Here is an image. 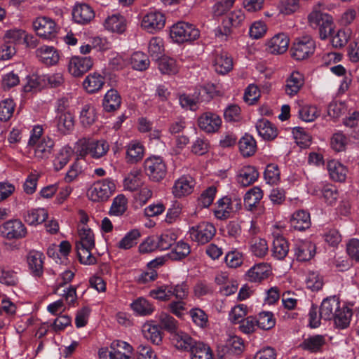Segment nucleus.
<instances>
[{"label":"nucleus","instance_id":"1","mask_svg":"<svg viewBox=\"0 0 359 359\" xmlns=\"http://www.w3.org/2000/svg\"><path fill=\"white\" fill-rule=\"evenodd\" d=\"M320 311L323 320L333 319L337 327L341 329L348 326L352 316L351 310L345 306H341L339 299L336 296L323 299Z\"/></svg>","mask_w":359,"mask_h":359},{"label":"nucleus","instance_id":"2","mask_svg":"<svg viewBox=\"0 0 359 359\" xmlns=\"http://www.w3.org/2000/svg\"><path fill=\"white\" fill-rule=\"evenodd\" d=\"M76 154L81 158L90 155L91 158L99 159L104 156L109 150V143L104 139H94L83 137L77 140L75 144Z\"/></svg>","mask_w":359,"mask_h":359},{"label":"nucleus","instance_id":"3","mask_svg":"<svg viewBox=\"0 0 359 359\" xmlns=\"http://www.w3.org/2000/svg\"><path fill=\"white\" fill-rule=\"evenodd\" d=\"M245 16L242 10H236L230 13L223 20L220 27L215 29V34L220 41H226L233 33V29L242 27Z\"/></svg>","mask_w":359,"mask_h":359},{"label":"nucleus","instance_id":"4","mask_svg":"<svg viewBox=\"0 0 359 359\" xmlns=\"http://www.w3.org/2000/svg\"><path fill=\"white\" fill-rule=\"evenodd\" d=\"M170 36L174 42L183 43L198 39L200 32L193 24L180 21L170 28Z\"/></svg>","mask_w":359,"mask_h":359},{"label":"nucleus","instance_id":"5","mask_svg":"<svg viewBox=\"0 0 359 359\" xmlns=\"http://www.w3.org/2000/svg\"><path fill=\"white\" fill-rule=\"evenodd\" d=\"M308 22L311 27L318 28L322 40L327 39L334 31L332 17L318 10H313L309 14Z\"/></svg>","mask_w":359,"mask_h":359},{"label":"nucleus","instance_id":"6","mask_svg":"<svg viewBox=\"0 0 359 359\" xmlns=\"http://www.w3.org/2000/svg\"><path fill=\"white\" fill-rule=\"evenodd\" d=\"M116 191L114 181L106 178L94 182L88 189L87 195L93 202L107 201Z\"/></svg>","mask_w":359,"mask_h":359},{"label":"nucleus","instance_id":"7","mask_svg":"<svg viewBox=\"0 0 359 359\" xmlns=\"http://www.w3.org/2000/svg\"><path fill=\"white\" fill-rule=\"evenodd\" d=\"M143 166L146 175L153 182H158L166 176L167 166L161 156H153L147 158Z\"/></svg>","mask_w":359,"mask_h":359},{"label":"nucleus","instance_id":"8","mask_svg":"<svg viewBox=\"0 0 359 359\" xmlns=\"http://www.w3.org/2000/svg\"><path fill=\"white\" fill-rule=\"evenodd\" d=\"M315 48V41L311 36L299 37L295 39L291 47V55L297 60H303L313 55Z\"/></svg>","mask_w":359,"mask_h":359},{"label":"nucleus","instance_id":"9","mask_svg":"<svg viewBox=\"0 0 359 359\" xmlns=\"http://www.w3.org/2000/svg\"><path fill=\"white\" fill-rule=\"evenodd\" d=\"M166 18L163 13L152 10L143 15L141 20L142 29L150 34H156L165 25Z\"/></svg>","mask_w":359,"mask_h":359},{"label":"nucleus","instance_id":"10","mask_svg":"<svg viewBox=\"0 0 359 359\" xmlns=\"http://www.w3.org/2000/svg\"><path fill=\"white\" fill-rule=\"evenodd\" d=\"M133 348L132 346L121 340L114 341L107 352H100V359H131Z\"/></svg>","mask_w":359,"mask_h":359},{"label":"nucleus","instance_id":"11","mask_svg":"<svg viewBox=\"0 0 359 359\" xmlns=\"http://www.w3.org/2000/svg\"><path fill=\"white\" fill-rule=\"evenodd\" d=\"M27 233V229L20 219H10L0 225V236L8 240L22 239Z\"/></svg>","mask_w":359,"mask_h":359},{"label":"nucleus","instance_id":"12","mask_svg":"<svg viewBox=\"0 0 359 359\" xmlns=\"http://www.w3.org/2000/svg\"><path fill=\"white\" fill-rule=\"evenodd\" d=\"M33 28L39 36L49 40L55 38L58 29L53 20L44 16L38 17L33 21Z\"/></svg>","mask_w":359,"mask_h":359},{"label":"nucleus","instance_id":"13","mask_svg":"<svg viewBox=\"0 0 359 359\" xmlns=\"http://www.w3.org/2000/svg\"><path fill=\"white\" fill-rule=\"evenodd\" d=\"M215 233V227L208 222H201L189 229L191 240L201 245L208 243L214 237Z\"/></svg>","mask_w":359,"mask_h":359},{"label":"nucleus","instance_id":"14","mask_svg":"<svg viewBox=\"0 0 359 359\" xmlns=\"http://www.w3.org/2000/svg\"><path fill=\"white\" fill-rule=\"evenodd\" d=\"M197 122L199 128L206 133H217L222 123L219 115L210 111L203 113L198 118Z\"/></svg>","mask_w":359,"mask_h":359},{"label":"nucleus","instance_id":"15","mask_svg":"<svg viewBox=\"0 0 359 359\" xmlns=\"http://www.w3.org/2000/svg\"><path fill=\"white\" fill-rule=\"evenodd\" d=\"M196 185L195 180L190 175H182L174 183L172 192L175 198H182L191 194Z\"/></svg>","mask_w":359,"mask_h":359},{"label":"nucleus","instance_id":"16","mask_svg":"<svg viewBox=\"0 0 359 359\" xmlns=\"http://www.w3.org/2000/svg\"><path fill=\"white\" fill-rule=\"evenodd\" d=\"M92 67L93 61L90 57L74 56L69 62L68 70L73 76L79 77Z\"/></svg>","mask_w":359,"mask_h":359},{"label":"nucleus","instance_id":"17","mask_svg":"<svg viewBox=\"0 0 359 359\" xmlns=\"http://www.w3.org/2000/svg\"><path fill=\"white\" fill-rule=\"evenodd\" d=\"M34 39L32 35L27 34L24 30L18 29L8 30L4 35L5 42L14 46L17 44L26 43L27 46L34 47L36 43L33 41Z\"/></svg>","mask_w":359,"mask_h":359},{"label":"nucleus","instance_id":"18","mask_svg":"<svg viewBox=\"0 0 359 359\" xmlns=\"http://www.w3.org/2000/svg\"><path fill=\"white\" fill-rule=\"evenodd\" d=\"M126 161L130 164L140 162L144 155V147L143 144L137 141L130 142L126 147Z\"/></svg>","mask_w":359,"mask_h":359},{"label":"nucleus","instance_id":"19","mask_svg":"<svg viewBox=\"0 0 359 359\" xmlns=\"http://www.w3.org/2000/svg\"><path fill=\"white\" fill-rule=\"evenodd\" d=\"M95 13L93 8L86 4H76L72 11V18L78 24H86L93 20Z\"/></svg>","mask_w":359,"mask_h":359},{"label":"nucleus","instance_id":"20","mask_svg":"<svg viewBox=\"0 0 359 359\" xmlns=\"http://www.w3.org/2000/svg\"><path fill=\"white\" fill-rule=\"evenodd\" d=\"M290 39L288 36L283 34L280 33L273 36L267 42V49L273 54H282L284 53L288 48Z\"/></svg>","mask_w":359,"mask_h":359},{"label":"nucleus","instance_id":"21","mask_svg":"<svg viewBox=\"0 0 359 359\" xmlns=\"http://www.w3.org/2000/svg\"><path fill=\"white\" fill-rule=\"evenodd\" d=\"M316 246L309 241H299L296 243L294 252L299 261L310 260L315 255Z\"/></svg>","mask_w":359,"mask_h":359},{"label":"nucleus","instance_id":"22","mask_svg":"<svg viewBox=\"0 0 359 359\" xmlns=\"http://www.w3.org/2000/svg\"><path fill=\"white\" fill-rule=\"evenodd\" d=\"M171 340L173 345L177 349L190 351V352L195 344L198 343L188 334L178 330L171 335Z\"/></svg>","mask_w":359,"mask_h":359},{"label":"nucleus","instance_id":"23","mask_svg":"<svg viewBox=\"0 0 359 359\" xmlns=\"http://www.w3.org/2000/svg\"><path fill=\"white\" fill-rule=\"evenodd\" d=\"M55 145L53 140L48 137H43L41 141L30 147L34 149V156L38 159L48 158Z\"/></svg>","mask_w":359,"mask_h":359},{"label":"nucleus","instance_id":"24","mask_svg":"<svg viewBox=\"0 0 359 359\" xmlns=\"http://www.w3.org/2000/svg\"><path fill=\"white\" fill-rule=\"evenodd\" d=\"M290 222L294 229L304 231L311 226L310 214L304 210H297L292 215Z\"/></svg>","mask_w":359,"mask_h":359},{"label":"nucleus","instance_id":"25","mask_svg":"<svg viewBox=\"0 0 359 359\" xmlns=\"http://www.w3.org/2000/svg\"><path fill=\"white\" fill-rule=\"evenodd\" d=\"M36 55L42 63L48 66L55 65L59 60V54L53 46H41L36 49Z\"/></svg>","mask_w":359,"mask_h":359},{"label":"nucleus","instance_id":"26","mask_svg":"<svg viewBox=\"0 0 359 359\" xmlns=\"http://www.w3.org/2000/svg\"><path fill=\"white\" fill-rule=\"evenodd\" d=\"M304 83V76L298 72H293L286 80L285 91L290 97L295 95Z\"/></svg>","mask_w":359,"mask_h":359},{"label":"nucleus","instance_id":"27","mask_svg":"<svg viewBox=\"0 0 359 359\" xmlns=\"http://www.w3.org/2000/svg\"><path fill=\"white\" fill-rule=\"evenodd\" d=\"M43 255L39 251L32 250L27 255V263L32 273L40 277L43 273Z\"/></svg>","mask_w":359,"mask_h":359},{"label":"nucleus","instance_id":"28","mask_svg":"<svg viewBox=\"0 0 359 359\" xmlns=\"http://www.w3.org/2000/svg\"><path fill=\"white\" fill-rule=\"evenodd\" d=\"M327 168L332 180L339 182L345 181L348 170L339 161L336 160L328 161Z\"/></svg>","mask_w":359,"mask_h":359},{"label":"nucleus","instance_id":"29","mask_svg":"<svg viewBox=\"0 0 359 359\" xmlns=\"http://www.w3.org/2000/svg\"><path fill=\"white\" fill-rule=\"evenodd\" d=\"M256 129L259 136L264 140H271L278 135L276 127L266 119L262 118L257 121Z\"/></svg>","mask_w":359,"mask_h":359},{"label":"nucleus","instance_id":"30","mask_svg":"<svg viewBox=\"0 0 359 359\" xmlns=\"http://www.w3.org/2000/svg\"><path fill=\"white\" fill-rule=\"evenodd\" d=\"M57 128L62 135L72 133L74 128V116L69 112L58 114L57 117Z\"/></svg>","mask_w":359,"mask_h":359},{"label":"nucleus","instance_id":"31","mask_svg":"<svg viewBox=\"0 0 359 359\" xmlns=\"http://www.w3.org/2000/svg\"><path fill=\"white\" fill-rule=\"evenodd\" d=\"M233 202L231 198L223 197L217 202V205L214 210L215 216L219 219H226L230 217L233 212Z\"/></svg>","mask_w":359,"mask_h":359},{"label":"nucleus","instance_id":"32","mask_svg":"<svg viewBox=\"0 0 359 359\" xmlns=\"http://www.w3.org/2000/svg\"><path fill=\"white\" fill-rule=\"evenodd\" d=\"M130 308L133 312L140 316L151 315L154 310V306L144 297H139L130 304Z\"/></svg>","mask_w":359,"mask_h":359},{"label":"nucleus","instance_id":"33","mask_svg":"<svg viewBox=\"0 0 359 359\" xmlns=\"http://www.w3.org/2000/svg\"><path fill=\"white\" fill-rule=\"evenodd\" d=\"M271 273L270 266L266 263H259L251 267L248 273V277L251 282H259L267 278Z\"/></svg>","mask_w":359,"mask_h":359},{"label":"nucleus","instance_id":"34","mask_svg":"<svg viewBox=\"0 0 359 359\" xmlns=\"http://www.w3.org/2000/svg\"><path fill=\"white\" fill-rule=\"evenodd\" d=\"M104 26L111 32L121 34L126 30V22L123 16L119 14H114L109 16L105 20Z\"/></svg>","mask_w":359,"mask_h":359},{"label":"nucleus","instance_id":"35","mask_svg":"<svg viewBox=\"0 0 359 359\" xmlns=\"http://www.w3.org/2000/svg\"><path fill=\"white\" fill-rule=\"evenodd\" d=\"M104 84V78L100 74H90L83 82L84 89L89 93L99 91Z\"/></svg>","mask_w":359,"mask_h":359},{"label":"nucleus","instance_id":"36","mask_svg":"<svg viewBox=\"0 0 359 359\" xmlns=\"http://www.w3.org/2000/svg\"><path fill=\"white\" fill-rule=\"evenodd\" d=\"M325 344V337L318 334L304 339L299 346L303 350L308 351L311 353H316L320 351Z\"/></svg>","mask_w":359,"mask_h":359},{"label":"nucleus","instance_id":"37","mask_svg":"<svg viewBox=\"0 0 359 359\" xmlns=\"http://www.w3.org/2000/svg\"><path fill=\"white\" fill-rule=\"evenodd\" d=\"M73 154L74 150L71 147L68 145L62 147L54 158L53 165L55 170L57 171L62 170L68 163Z\"/></svg>","mask_w":359,"mask_h":359},{"label":"nucleus","instance_id":"38","mask_svg":"<svg viewBox=\"0 0 359 359\" xmlns=\"http://www.w3.org/2000/svg\"><path fill=\"white\" fill-rule=\"evenodd\" d=\"M259 173L256 168L251 165L243 167L239 171L238 182L244 187L254 183L258 178Z\"/></svg>","mask_w":359,"mask_h":359},{"label":"nucleus","instance_id":"39","mask_svg":"<svg viewBox=\"0 0 359 359\" xmlns=\"http://www.w3.org/2000/svg\"><path fill=\"white\" fill-rule=\"evenodd\" d=\"M121 103V98L118 92L110 89L107 92L103 100V107L106 111L111 112L118 109Z\"/></svg>","mask_w":359,"mask_h":359},{"label":"nucleus","instance_id":"40","mask_svg":"<svg viewBox=\"0 0 359 359\" xmlns=\"http://www.w3.org/2000/svg\"><path fill=\"white\" fill-rule=\"evenodd\" d=\"M272 255L277 259H284L289 252V245L281 236L275 237L273 241Z\"/></svg>","mask_w":359,"mask_h":359},{"label":"nucleus","instance_id":"41","mask_svg":"<svg viewBox=\"0 0 359 359\" xmlns=\"http://www.w3.org/2000/svg\"><path fill=\"white\" fill-rule=\"evenodd\" d=\"M48 211L44 208L32 209L25 215V221L29 225H37L43 223L48 218Z\"/></svg>","mask_w":359,"mask_h":359},{"label":"nucleus","instance_id":"42","mask_svg":"<svg viewBox=\"0 0 359 359\" xmlns=\"http://www.w3.org/2000/svg\"><path fill=\"white\" fill-rule=\"evenodd\" d=\"M214 66L217 73L221 74H226L233 67L232 58L227 53H221L216 56Z\"/></svg>","mask_w":359,"mask_h":359},{"label":"nucleus","instance_id":"43","mask_svg":"<svg viewBox=\"0 0 359 359\" xmlns=\"http://www.w3.org/2000/svg\"><path fill=\"white\" fill-rule=\"evenodd\" d=\"M263 197V193L258 187L250 189L244 196V205L248 210H252Z\"/></svg>","mask_w":359,"mask_h":359},{"label":"nucleus","instance_id":"44","mask_svg":"<svg viewBox=\"0 0 359 359\" xmlns=\"http://www.w3.org/2000/svg\"><path fill=\"white\" fill-rule=\"evenodd\" d=\"M240 152L243 156L253 155L257 149L256 141L252 135L245 134L239 141Z\"/></svg>","mask_w":359,"mask_h":359},{"label":"nucleus","instance_id":"45","mask_svg":"<svg viewBox=\"0 0 359 359\" xmlns=\"http://www.w3.org/2000/svg\"><path fill=\"white\" fill-rule=\"evenodd\" d=\"M140 236L139 230L133 229L122 238L117 243V247L122 250H129L137 244Z\"/></svg>","mask_w":359,"mask_h":359},{"label":"nucleus","instance_id":"46","mask_svg":"<svg viewBox=\"0 0 359 359\" xmlns=\"http://www.w3.org/2000/svg\"><path fill=\"white\" fill-rule=\"evenodd\" d=\"M129 63L137 71L146 70L150 65L148 56L142 52H135L130 57Z\"/></svg>","mask_w":359,"mask_h":359},{"label":"nucleus","instance_id":"47","mask_svg":"<svg viewBox=\"0 0 359 359\" xmlns=\"http://www.w3.org/2000/svg\"><path fill=\"white\" fill-rule=\"evenodd\" d=\"M190 252L191 248L189 245L183 241H180L168 254V256L172 260L180 261L187 257Z\"/></svg>","mask_w":359,"mask_h":359},{"label":"nucleus","instance_id":"48","mask_svg":"<svg viewBox=\"0 0 359 359\" xmlns=\"http://www.w3.org/2000/svg\"><path fill=\"white\" fill-rule=\"evenodd\" d=\"M142 332L147 339L153 344H158L161 340V333L157 325H152L151 323H146L142 326Z\"/></svg>","mask_w":359,"mask_h":359},{"label":"nucleus","instance_id":"49","mask_svg":"<svg viewBox=\"0 0 359 359\" xmlns=\"http://www.w3.org/2000/svg\"><path fill=\"white\" fill-rule=\"evenodd\" d=\"M128 207V200L123 194H118L111 203L109 214L114 216H121L124 214Z\"/></svg>","mask_w":359,"mask_h":359},{"label":"nucleus","instance_id":"50","mask_svg":"<svg viewBox=\"0 0 359 359\" xmlns=\"http://www.w3.org/2000/svg\"><path fill=\"white\" fill-rule=\"evenodd\" d=\"M77 255L80 262L85 265L96 264L97 259L93 256L91 250L94 246H79L76 245Z\"/></svg>","mask_w":359,"mask_h":359},{"label":"nucleus","instance_id":"51","mask_svg":"<svg viewBox=\"0 0 359 359\" xmlns=\"http://www.w3.org/2000/svg\"><path fill=\"white\" fill-rule=\"evenodd\" d=\"M212 352L209 346L198 341L191 351V359H212Z\"/></svg>","mask_w":359,"mask_h":359},{"label":"nucleus","instance_id":"52","mask_svg":"<svg viewBox=\"0 0 359 359\" xmlns=\"http://www.w3.org/2000/svg\"><path fill=\"white\" fill-rule=\"evenodd\" d=\"M96 112L93 106L85 104L80 112V122L84 127L91 126L96 120Z\"/></svg>","mask_w":359,"mask_h":359},{"label":"nucleus","instance_id":"53","mask_svg":"<svg viewBox=\"0 0 359 359\" xmlns=\"http://www.w3.org/2000/svg\"><path fill=\"white\" fill-rule=\"evenodd\" d=\"M141 172L138 170H131L123 180V187L129 191H136L140 186V176Z\"/></svg>","mask_w":359,"mask_h":359},{"label":"nucleus","instance_id":"54","mask_svg":"<svg viewBox=\"0 0 359 359\" xmlns=\"http://www.w3.org/2000/svg\"><path fill=\"white\" fill-rule=\"evenodd\" d=\"M79 241L76 242V245L79 246H94L95 240L93 231L88 227V226H79Z\"/></svg>","mask_w":359,"mask_h":359},{"label":"nucleus","instance_id":"55","mask_svg":"<svg viewBox=\"0 0 359 359\" xmlns=\"http://www.w3.org/2000/svg\"><path fill=\"white\" fill-rule=\"evenodd\" d=\"M18 282L17 273L8 266H0V283L8 285H15Z\"/></svg>","mask_w":359,"mask_h":359},{"label":"nucleus","instance_id":"56","mask_svg":"<svg viewBox=\"0 0 359 359\" xmlns=\"http://www.w3.org/2000/svg\"><path fill=\"white\" fill-rule=\"evenodd\" d=\"M298 114L302 121L312 122L320 116V112L316 106L305 105L299 107Z\"/></svg>","mask_w":359,"mask_h":359},{"label":"nucleus","instance_id":"57","mask_svg":"<svg viewBox=\"0 0 359 359\" xmlns=\"http://www.w3.org/2000/svg\"><path fill=\"white\" fill-rule=\"evenodd\" d=\"M250 251L257 257H264L269 251L267 242L264 238H253L250 244Z\"/></svg>","mask_w":359,"mask_h":359},{"label":"nucleus","instance_id":"58","mask_svg":"<svg viewBox=\"0 0 359 359\" xmlns=\"http://www.w3.org/2000/svg\"><path fill=\"white\" fill-rule=\"evenodd\" d=\"M158 318L161 327L169 332L171 335L178 330V323L172 316L161 313Z\"/></svg>","mask_w":359,"mask_h":359},{"label":"nucleus","instance_id":"59","mask_svg":"<svg viewBox=\"0 0 359 359\" xmlns=\"http://www.w3.org/2000/svg\"><path fill=\"white\" fill-rule=\"evenodd\" d=\"M177 236L174 232L171 231H165L156 239L158 249L161 250L169 249L175 242Z\"/></svg>","mask_w":359,"mask_h":359},{"label":"nucleus","instance_id":"60","mask_svg":"<svg viewBox=\"0 0 359 359\" xmlns=\"http://www.w3.org/2000/svg\"><path fill=\"white\" fill-rule=\"evenodd\" d=\"M257 321L258 327L266 330L271 329L276 324L273 315L269 311H263L259 313L257 318Z\"/></svg>","mask_w":359,"mask_h":359},{"label":"nucleus","instance_id":"61","mask_svg":"<svg viewBox=\"0 0 359 359\" xmlns=\"http://www.w3.org/2000/svg\"><path fill=\"white\" fill-rule=\"evenodd\" d=\"M190 316L195 325L201 328H205L208 324L207 314L199 308H194L189 311Z\"/></svg>","mask_w":359,"mask_h":359},{"label":"nucleus","instance_id":"62","mask_svg":"<svg viewBox=\"0 0 359 359\" xmlns=\"http://www.w3.org/2000/svg\"><path fill=\"white\" fill-rule=\"evenodd\" d=\"M148 50L151 57L159 58L164 52L163 40L161 37H152L149 43Z\"/></svg>","mask_w":359,"mask_h":359},{"label":"nucleus","instance_id":"63","mask_svg":"<svg viewBox=\"0 0 359 359\" xmlns=\"http://www.w3.org/2000/svg\"><path fill=\"white\" fill-rule=\"evenodd\" d=\"M15 109V103L12 99L8 98L0 102V121H7L12 116Z\"/></svg>","mask_w":359,"mask_h":359},{"label":"nucleus","instance_id":"64","mask_svg":"<svg viewBox=\"0 0 359 359\" xmlns=\"http://www.w3.org/2000/svg\"><path fill=\"white\" fill-rule=\"evenodd\" d=\"M248 314V307L243 304L235 306L229 314V319L233 323H240Z\"/></svg>","mask_w":359,"mask_h":359}]
</instances>
